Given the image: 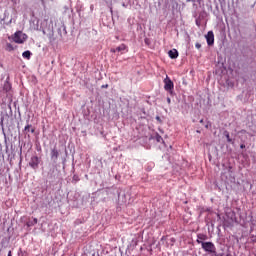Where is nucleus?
Masks as SVG:
<instances>
[{
  "mask_svg": "<svg viewBox=\"0 0 256 256\" xmlns=\"http://www.w3.org/2000/svg\"><path fill=\"white\" fill-rule=\"evenodd\" d=\"M240 148H241V149H245V144H241V145H240Z\"/></svg>",
  "mask_w": 256,
  "mask_h": 256,
  "instance_id": "22",
  "label": "nucleus"
},
{
  "mask_svg": "<svg viewBox=\"0 0 256 256\" xmlns=\"http://www.w3.org/2000/svg\"><path fill=\"white\" fill-rule=\"evenodd\" d=\"M14 43L23 44L27 41V34L17 31L12 37Z\"/></svg>",
  "mask_w": 256,
  "mask_h": 256,
  "instance_id": "2",
  "label": "nucleus"
},
{
  "mask_svg": "<svg viewBox=\"0 0 256 256\" xmlns=\"http://www.w3.org/2000/svg\"><path fill=\"white\" fill-rule=\"evenodd\" d=\"M207 45L211 46L215 43V34L213 31H209L206 35Z\"/></svg>",
  "mask_w": 256,
  "mask_h": 256,
  "instance_id": "5",
  "label": "nucleus"
},
{
  "mask_svg": "<svg viewBox=\"0 0 256 256\" xmlns=\"http://www.w3.org/2000/svg\"><path fill=\"white\" fill-rule=\"evenodd\" d=\"M73 180H74V181H79V179H78L77 176H74V177H73Z\"/></svg>",
  "mask_w": 256,
  "mask_h": 256,
  "instance_id": "21",
  "label": "nucleus"
},
{
  "mask_svg": "<svg viewBox=\"0 0 256 256\" xmlns=\"http://www.w3.org/2000/svg\"><path fill=\"white\" fill-rule=\"evenodd\" d=\"M241 132H242V133H245V130H242Z\"/></svg>",
  "mask_w": 256,
  "mask_h": 256,
  "instance_id": "28",
  "label": "nucleus"
},
{
  "mask_svg": "<svg viewBox=\"0 0 256 256\" xmlns=\"http://www.w3.org/2000/svg\"><path fill=\"white\" fill-rule=\"evenodd\" d=\"M201 1H203V0H186V3H199V4H201Z\"/></svg>",
  "mask_w": 256,
  "mask_h": 256,
  "instance_id": "15",
  "label": "nucleus"
},
{
  "mask_svg": "<svg viewBox=\"0 0 256 256\" xmlns=\"http://www.w3.org/2000/svg\"><path fill=\"white\" fill-rule=\"evenodd\" d=\"M204 241H207V235L206 234H197V240L196 243H198L199 245H203V243H205Z\"/></svg>",
  "mask_w": 256,
  "mask_h": 256,
  "instance_id": "6",
  "label": "nucleus"
},
{
  "mask_svg": "<svg viewBox=\"0 0 256 256\" xmlns=\"http://www.w3.org/2000/svg\"><path fill=\"white\" fill-rule=\"evenodd\" d=\"M224 134H225V137L227 139V142L232 143L233 140L231 139V136L229 135V133L227 131H225Z\"/></svg>",
  "mask_w": 256,
  "mask_h": 256,
  "instance_id": "14",
  "label": "nucleus"
},
{
  "mask_svg": "<svg viewBox=\"0 0 256 256\" xmlns=\"http://www.w3.org/2000/svg\"><path fill=\"white\" fill-rule=\"evenodd\" d=\"M209 128V126L208 125H206V129H208Z\"/></svg>",
  "mask_w": 256,
  "mask_h": 256,
  "instance_id": "27",
  "label": "nucleus"
},
{
  "mask_svg": "<svg viewBox=\"0 0 256 256\" xmlns=\"http://www.w3.org/2000/svg\"><path fill=\"white\" fill-rule=\"evenodd\" d=\"M50 155H51L52 161H54V163H56L57 159H59V151L56 148H54L51 150Z\"/></svg>",
  "mask_w": 256,
  "mask_h": 256,
  "instance_id": "7",
  "label": "nucleus"
},
{
  "mask_svg": "<svg viewBox=\"0 0 256 256\" xmlns=\"http://www.w3.org/2000/svg\"><path fill=\"white\" fill-rule=\"evenodd\" d=\"M167 103H171V98H167Z\"/></svg>",
  "mask_w": 256,
  "mask_h": 256,
  "instance_id": "23",
  "label": "nucleus"
},
{
  "mask_svg": "<svg viewBox=\"0 0 256 256\" xmlns=\"http://www.w3.org/2000/svg\"><path fill=\"white\" fill-rule=\"evenodd\" d=\"M154 139L157 141V143H163V137H161L159 134H156Z\"/></svg>",
  "mask_w": 256,
  "mask_h": 256,
  "instance_id": "12",
  "label": "nucleus"
},
{
  "mask_svg": "<svg viewBox=\"0 0 256 256\" xmlns=\"http://www.w3.org/2000/svg\"><path fill=\"white\" fill-rule=\"evenodd\" d=\"M37 223H38L37 218H34L33 221H28L26 225L27 227H33V225H37Z\"/></svg>",
  "mask_w": 256,
  "mask_h": 256,
  "instance_id": "11",
  "label": "nucleus"
},
{
  "mask_svg": "<svg viewBox=\"0 0 256 256\" xmlns=\"http://www.w3.org/2000/svg\"><path fill=\"white\" fill-rule=\"evenodd\" d=\"M174 88L175 84H173V81L171 80V78H169V76H166V78L164 79L165 91H173Z\"/></svg>",
  "mask_w": 256,
  "mask_h": 256,
  "instance_id": "3",
  "label": "nucleus"
},
{
  "mask_svg": "<svg viewBox=\"0 0 256 256\" xmlns=\"http://www.w3.org/2000/svg\"><path fill=\"white\" fill-rule=\"evenodd\" d=\"M4 89L5 91H11V84H5Z\"/></svg>",
  "mask_w": 256,
  "mask_h": 256,
  "instance_id": "16",
  "label": "nucleus"
},
{
  "mask_svg": "<svg viewBox=\"0 0 256 256\" xmlns=\"http://www.w3.org/2000/svg\"><path fill=\"white\" fill-rule=\"evenodd\" d=\"M196 25H197V27H200V23H199V20H196Z\"/></svg>",
  "mask_w": 256,
  "mask_h": 256,
  "instance_id": "20",
  "label": "nucleus"
},
{
  "mask_svg": "<svg viewBox=\"0 0 256 256\" xmlns=\"http://www.w3.org/2000/svg\"><path fill=\"white\" fill-rule=\"evenodd\" d=\"M22 57H23L24 59H31V51H29V50L24 51V52L22 53Z\"/></svg>",
  "mask_w": 256,
  "mask_h": 256,
  "instance_id": "10",
  "label": "nucleus"
},
{
  "mask_svg": "<svg viewBox=\"0 0 256 256\" xmlns=\"http://www.w3.org/2000/svg\"><path fill=\"white\" fill-rule=\"evenodd\" d=\"M195 47H196V49H201V44L196 43V44H195Z\"/></svg>",
  "mask_w": 256,
  "mask_h": 256,
  "instance_id": "18",
  "label": "nucleus"
},
{
  "mask_svg": "<svg viewBox=\"0 0 256 256\" xmlns=\"http://www.w3.org/2000/svg\"><path fill=\"white\" fill-rule=\"evenodd\" d=\"M127 49V46L125 44H121L120 46L111 49V53H121V51H125Z\"/></svg>",
  "mask_w": 256,
  "mask_h": 256,
  "instance_id": "8",
  "label": "nucleus"
},
{
  "mask_svg": "<svg viewBox=\"0 0 256 256\" xmlns=\"http://www.w3.org/2000/svg\"><path fill=\"white\" fill-rule=\"evenodd\" d=\"M15 48L13 47V44L7 43L6 44V51H13Z\"/></svg>",
  "mask_w": 256,
  "mask_h": 256,
  "instance_id": "13",
  "label": "nucleus"
},
{
  "mask_svg": "<svg viewBox=\"0 0 256 256\" xmlns=\"http://www.w3.org/2000/svg\"><path fill=\"white\" fill-rule=\"evenodd\" d=\"M156 119H157L158 121H160V120H161V118H160L159 116H157V117H156Z\"/></svg>",
  "mask_w": 256,
  "mask_h": 256,
  "instance_id": "25",
  "label": "nucleus"
},
{
  "mask_svg": "<svg viewBox=\"0 0 256 256\" xmlns=\"http://www.w3.org/2000/svg\"><path fill=\"white\" fill-rule=\"evenodd\" d=\"M168 55L170 59H177V57H179V52L177 51V49H172L169 50Z\"/></svg>",
  "mask_w": 256,
  "mask_h": 256,
  "instance_id": "9",
  "label": "nucleus"
},
{
  "mask_svg": "<svg viewBox=\"0 0 256 256\" xmlns=\"http://www.w3.org/2000/svg\"><path fill=\"white\" fill-rule=\"evenodd\" d=\"M200 123H203V120H200Z\"/></svg>",
  "mask_w": 256,
  "mask_h": 256,
  "instance_id": "29",
  "label": "nucleus"
},
{
  "mask_svg": "<svg viewBox=\"0 0 256 256\" xmlns=\"http://www.w3.org/2000/svg\"><path fill=\"white\" fill-rule=\"evenodd\" d=\"M7 256H12L11 251L8 252V255H7Z\"/></svg>",
  "mask_w": 256,
  "mask_h": 256,
  "instance_id": "26",
  "label": "nucleus"
},
{
  "mask_svg": "<svg viewBox=\"0 0 256 256\" xmlns=\"http://www.w3.org/2000/svg\"><path fill=\"white\" fill-rule=\"evenodd\" d=\"M29 165L32 169H38L39 168V157L32 156L30 159Z\"/></svg>",
  "mask_w": 256,
  "mask_h": 256,
  "instance_id": "4",
  "label": "nucleus"
},
{
  "mask_svg": "<svg viewBox=\"0 0 256 256\" xmlns=\"http://www.w3.org/2000/svg\"><path fill=\"white\" fill-rule=\"evenodd\" d=\"M30 129H31V125L28 124L25 126L24 131H30Z\"/></svg>",
  "mask_w": 256,
  "mask_h": 256,
  "instance_id": "17",
  "label": "nucleus"
},
{
  "mask_svg": "<svg viewBox=\"0 0 256 256\" xmlns=\"http://www.w3.org/2000/svg\"><path fill=\"white\" fill-rule=\"evenodd\" d=\"M30 131L31 133H35V128H32Z\"/></svg>",
  "mask_w": 256,
  "mask_h": 256,
  "instance_id": "24",
  "label": "nucleus"
},
{
  "mask_svg": "<svg viewBox=\"0 0 256 256\" xmlns=\"http://www.w3.org/2000/svg\"><path fill=\"white\" fill-rule=\"evenodd\" d=\"M201 247L206 253H210L212 255L217 254V247H215V244L213 242L202 243Z\"/></svg>",
  "mask_w": 256,
  "mask_h": 256,
  "instance_id": "1",
  "label": "nucleus"
},
{
  "mask_svg": "<svg viewBox=\"0 0 256 256\" xmlns=\"http://www.w3.org/2000/svg\"><path fill=\"white\" fill-rule=\"evenodd\" d=\"M107 87H109V85H108V84H106V85H102V89H107Z\"/></svg>",
  "mask_w": 256,
  "mask_h": 256,
  "instance_id": "19",
  "label": "nucleus"
}]
</instances>
